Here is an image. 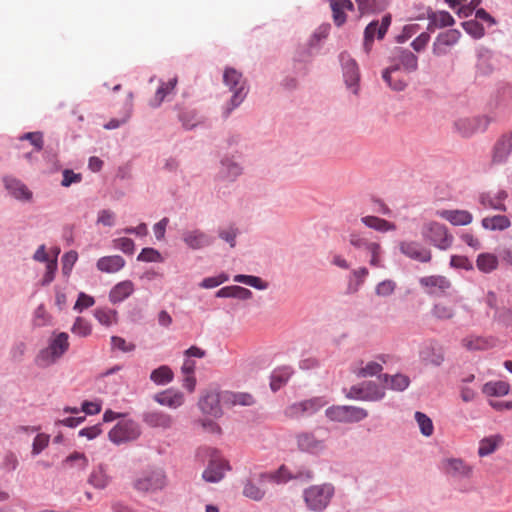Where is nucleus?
I'll use <instances>...</instances> for the list:
<instances>
[{
	"label": "nucleus",
	"instance_id": "1",
	"mask_svg": "<svg viewBox=\"0 0 512 512\" xmlns=\"http://www.w3.org/2000/svg\"><path fill=\"white\" fill-rule=\"evenodd\" d=\"M223 82L233 92L230 105L225 111L228 116L233 109L238 107L247 95L246 81L242 74L234 68H226L223 74Z\"/></svg>",
	"mask_w": 512,
	"mask_h": 512
},
{
	"label": "nucleus",
	"instance_id": "2",
	"mask_svg": "<svg viewBox=\"0 0 512 512\" xmlns=\"http://www.w3.org/2000/svg\"><path fill=\"white\" fill-rule=\"evenodd\" d=\"M423 239L440 250H447L452 246L453 235L448 228L439 222L428 221L421 229Z\"/></svg>",
	"mask_w": 512,
	"mask_h": 512
},
{
	"label": "nucleus",
	"instance_id": "3",
	"mask_svg": "<svg viewBox=\"0 0 512 512\" xmlns=\"http://www.w3.org/2000/svg\"><path fill=\"white\" fill-rule=\"evenodd\" d=\"M166 485V474L158 468L144 471L133 483L134 489L142 494H155L162 491Z\"/></svg>",
	"mask_w": 512,
	"mask_h": 512
},
{
	"label": "nucleus",
	"instance_id": "4",
	"mask_svg": "<svg viewBox=\"0 0 512 512\" xmlns=\"http://www.w3.org/2000/svg\"><path fill=\"white\" fill-rule=\"evenodd\" d=\"M333 494L331 484L313 485L304 491V501L310 510L321 512L328 506Z\"/></svg>",
	"mask_w": 512,
	"mask_h": 512
},
{
	"label": "nucleus",
	"instance_id": "5",
	"mask_svg": "<svg viewBox=\"0 0 512 512\" xmlns=\"http://www.w3.org/2000/svg\"><path fill=\"white\" fill-rule=\"evenodd\" d=\"M349 243L356 249L365 250L370 255L369 264L376 268L383 267L382 247L372 241L365 233L353 232L349 235Z\"/></svg>",
	"mask_w": 512,
	"mask_h": 512
},
{
	"label": "nucleus",
	"instance_id": "6",
	"mask_svg": "<svg viewBox=\"0 0 512 512\" xmlns=\"http://www.w3.org/2000/svg\"><path fill=\"white\" fill-rule=\"evenodd\" d=\"M68 334L61 332L51 339L49 346L42 350L37 361L42 366H48L58 360L69 348Z\"/></svg>",
	"mask_w": 512,
	"mask_h": 512
},
{
	"label": "nucleus",
	"instance_id": "7",
	"mask_svg": "<svg viewBox=\"0 0 512 512\" xmlns=\"http://www.w3.org/2000/svg\"><path fill=\"white\" fill-rule=\"evenodd\" d=\"M325 414L331 421L343 423L359 422L368 416L364 408L345 405L331 406L326 409Z\"/></svg>",
	"mask_w": 512,
	"mask_h": 512
},
{
	"label": "nucleus",
	"instance_id": "8",
	"mask_svg": "<svg viewBox=\"0 0 512 512\" xmlns=\"http://www.w3.org/2000/svg\"><path fill=\"white\" fill-rule=\"evenodd\" d=\"M326 404L327 401L324 397H313L287 406L284 410V415L289 419H298L316 413Z\"/></svg>",
	"mask_w": 512,
	"mask_h": 512
},
{
	"label": "nucleus",
	"instance_id": "9",
	"mask_svg": "<svg viewBox=\"0 0 512 512\" xmlns=\"http://www.w3.org/2000/svg\"><path fill=\"white\" fill-rule=\"evenodd\" d=\"M141 434L139 425L132 420L118 422L108 433L111 442L120 445L136 440Z\"/></svg>",
	"mask_w": 512,
	"mask_h": 512
},
{
	"label": "nucleus",
	"instance_id": "10",
	"mask_svg": "<svg viewBox=\"0 0 512 512\" xmlns=\"http://www.w3.org/2000/svg\"><path fill=\"white\" fill-rule=\"evenodd\" d=\"M385 396V391L378 384L372 381L354 385L347 393L350 399L362 401H379Z\"/></svg>",
	"mask_w": 512,
	"mask_h": 512
},
{
	"label": "nucleus",
	"instance_id": "11",
	"mask_svg": "<svg viewBox=\"0 0 512 512\" xmlns=\"http://www.w3.org/2000/svg\"><path fill=\"white\" fill-rule=\"evenodd\" d=\"M228 469V463L220 456L218 451L213 450L202 477L207 482L215 483L224 477L225 471Z\"/></svg>",
	"mask_w": 512,
	"mask_h": 512
},
{
	"label": "nucleus",
	"instance_id": "12",
	"mask_svg": "<svg viewBox=\"0 0 512 512\" xmlns=\"http://www.w3.org/2000/svg\"><path fill=\"white\" fill-rule=\"evenodd\" d=\"M340 62L346 85L352 89L353 93H357L360 76L356 61L349 54L343 52L340 54Z\"/></svg>",
	"mask_w": 512,
	"mask_h": 512
},
{
	"label": "nucleus",
	"instance_id": "13",
	"mask_svg": "<svg viewBox=\"0 0 512 512\" xmlns=\"http://www.w3.org/2000/svg\"><path fill=\"white\" fill-rule=\"evenodd\" d=\"M419 283L429 295H442L451 288L450 280L442 275H430L420 278Z\"/></svg>",
	"mask_w": 512,
	"mask_h": 512
},
{
	"label": "nucleus",
	"instance_id": "14",
	"mask_svg": "<svg viewBox=\"0 0 512 512\" xmlns=\"http://www.w3.org/2000/svg\"><path fill=\"white\" fill-rule=\"evenodd\" d=\"M391 24V15L387 14L383 16L381 24L378 21H372L369 23L364 31V47L366 51H369L374 41L375 35L378 39L384 38L389 26Z\"/></svg>",
	"mask_w": 512,
	"mask_h": 512
},
{
	"label": "nucleus",
	"instance_id": "15",
	"mask_svg": "<svg viewBox=\"0 0 512 512\" xmlns=\"http://www.w3.org/2000/svg\"><path fill=\"white\" fill-rule=\"evenodd\" d=\"M399 249L405 256L421 263H428L432 259L431 251L416 241H402Z\"/></svg>",
	"mask_w": 512,
	"mask_h": 512
},
{
	"label": "nucleus",
	"instance_id": "16",
	"mask_svg": "<svg viewBox=\"0 0 512 512\" xmlns=\"http://www.w3.org/2000/svg\"><path fill=\"white\" fill-rule=\"evenodd\" d=\"M222 393L217 391H207L199 400V408L204 414L213 417L222 415L221 405Z\"/></svg>",
	"mask_w": 512,
	"mask_h": 512
},
{
	"label": "nucleus",
	"instance_id": "17",
	"mask_svg": "<svg viewBox=\"0 0 512 512\" xmlns=\"http://www.w3.org/2000/svg\"><path fill=\"white\" fill-rule=\"evenodd\" d=\"M442 469L453 477L469 478L473 467L460 458H447L442 461Z\"/></svg>",
	"mask_w": 512,
	"mask_h": 512
},
{
	"label": "nucleus",
	"instance_id": "18",
	"mask_svg": "<svg viewBox=\"0 0 512 512\" xmlns=\"http://www.w3.org/2000/svg\"><path fill=\"white\" fill-rule=\"evenodd\" d=\"M399 64V71L403 70L407 73H411L418 68L417 56L407 49L397 48L393 52L392 64Z\"/></svg>",
	"mask_w": 512,
	"mask_h": 512
},
{
	"label": "nucleus",
	"instance_id": "19",
	"mask_svg": "<svg viewBox=\"0 0 512 512\" xmlns=\"http://www.w3.org/2000/svg\"><path fill=\"white\" fill-rule=\"evenodd\" d=\"M487 125L488 120L484 117L460 118L455 122L457 131L465 137L485 130Z\"/></svg>",
	"mask_w": 512,
	"mask_h": 512
},
{
	"label": "nucleus",
	"instance_id": "20",
	"mask_svg": "<svg viewBox=\"0 0 512 512\" xmlns=\"http://www.w3.org/2000/svg\"><path fill=\"white\" fill-rule=\"evenodd\" d=\"M143 422L149 427L167 430L173 426L174 419L168 413L153 410L143 414Z\"/></svg>",
	"mask_w": 512,
	"mask_h": 512
},
{
	"label": "nucleus",
	"instance_id": "21",
	"mask_svg": "<svg viewBox=\"0 0 512 512\" xmlns=\"http://www.w3.org/2000/svg\"><path fill=\"white\" fill-rule=\"evenodd\" d=\"M436 216L450 222L454 226H465L469 225L472 220V214L467 210H448L442 209L436 211Z\"/></svg>",
	"mask_w": 512,
	"mask_h": 512
},
{
	"label": "nucleus",
	"instance_id": "22",
	"mask_svg": "<svg viewBox=\"0 0 512 512\" xmlns=\"http://www.w3.org/2000/svg\"><path fill=\"white\" fill-rule=\"evenodd\" d=\"M182 240L190 249L193 250L202 249L211 245L213 242L212 237L199 229L184 232Z\"/></svg>",
	"mask_w": 512,
	"mask_h": 512
},
{
	"label": "nucleus",
	"instance_id": "23",
	"mask_svg": "<svg viewBox=\"0 0 512 512\" xmlns=\"http://www.w3.org/2000/svg\"><path fill=\"white\" fill-rule=\"evenodd\" d=\"M153 399L162 406L176 409L183 405L185 401L184 394L181 391L167 389L154 395Z\"/></svg>",
	"mask_w": 512,
	"mask_h": 512
},
{
	"label": "nucleus",
	"instance_id": "24",
	"mask_svg": "<svg viewBox=\"0 0 512 512\" xmlns=\"http://www.w3.org/2000/svg\"><path fill=\"white\" fill-rule=\"evenodd\" d=\"M512 151V133L503 135L495 144L492 162L501 164L506 161Z\"/></svg>",
	"mask_w": 512,
	"mask_h": 512
},
{
	"label": "nucleus",
	"instance_id": "25",
	"mask_svg": "<svg viewBox=\"0 0 512 512\" xmlns=\"http://www.w3.org/2000/svg\"><path fill=\"white\" fill-rule=\"evenodd\" d=\"M508 194L505 190H499L494 195L489 193L482 194L479 198L481 205L484 208H490L498 211L505 212L507 210L504 201L507 199Z\"/></svg>",
	"mask_w": 512,
	"mask_h": 512
},
{
	"label": "nucleus",
	"instance_id": "26",
	"mask_svg": "<svg viewBox=\"0 0 512 512\" xmlns=\"http://www.w3.org/2000/svg\"><path fill=\"white\" fill-rule=\"evenodd\" d=\"M429 20L427 30L433 32L437 28L452 26L455 23L453 16L447 11H431L427 15Z\"/></svg>",
	"mask_w": 512,
	"mask_h": 512
},
{
	"label": "nucleus",
	"instance_id": "27",
	"mask_svg": "<svg viewBox=\"0 0 512 512\" xmlns=\"http://www.w3.org/2000/svg\"><path fill=\"white\" fill-rule=\"evenodd\" d=\"M333 21L337 26L346 22V11H353L354 5L351 0H330Z\"/></svg>",
	"mask_w": 512,
	"mask_h": 512
},
{
	"label": "nucleus",
	"instance_id": "28",
	"mask_svg": "<svg viewBox=\"0 0 512 512\" xmlns=\"http://www.w3.org/2000/svg\"><path fill=\"white\" fill-rule=\"evenodd\" d=\"M431 315L440 321L452 320L456 315V305L452 301H440L433 305Z\"/></svg>",
	"mask_w": 512,
	"mask_h": 512
},
{
	"label": "nucleus",
	"instance_id": "29",
	"mask_svg": "<svg viewBox=\"0 0 512 512\" xmlns=\"http://www.w3.org/2000/svg\"><path fill=\"white\" fill-rule=\"evenodd\" d=\"M222 402L229 406H251L255 403V399L249 393L225 391L222 392Z\"/></svg>",
	"mask_w": 512,
	"mask_h": 512
},
{
	"label": "nucleus",
	"instance_id": "30",
	"mask_svg": "<svg viewBox=\"0 0 512 512\" xmlns=\"http://www.w3.org/2000/svg\"><path fill=\"white\" fill-rule=\"evenodd\" d=\"M384 81L396 91H402L407 85V81L399 76V64L390 65L383 71Z\"/></svg>",
	"mask_w": 512,
	"mask_h": 512
},
{
	"label": "nucleus",
	"instance_id": "31",
	"mask_svg": "<svg viewBox=\"0 0 512 512\" xmlns=\"http://www.w3.org/2000/svg\"><path fill=\"white\" fill-rule=\"evenodd\" d=\"M125 266V260L119 255L101 257L97 261V268L101 272L116 273Z\"/></svg>",
	"mask_w": 512,
	"mask_h": 512
},
{
	"label": "nucleus",
	"instance_id": "32",
	"mask_svg": "<svg viewBox=\"0 0 512 512\" xmlns=\"http://www.w3.org/2000/svg\"><path fill=\"white\" fill-rule=\"evenodd\" d=\"M134 292V284L130 280L116 284L109 293V300L112 303L122 302Z\"/></svg>",
	"mask_w": 512,
	"mask_h": 512
},
{
	"label": "nucleus",
	"instance_id": "33",
	"mask_svg": "<svg viewBox=\"0 0 512 512\" xmlns=\"http://www.w3.org/2000/svg\"><path fill=\"white\" fill-rule=\"evenodd\" d=\"M5 187L12 196L19 200H30L32 193L25 184L14 178H5Z\"/></svg>",
	"mask_w": 512,
	"mask_h": 512
},
{
	"label": "nucleus",
	"instance_id": "34",
	"mask_svg": "<svg viewBox=\"0 0 512 512\" xmlns=\"http://www.w3.org/2000/svg\"><path fill=\"white\" fill-rule=\"evenodd\" d=\"M481 225L486 230L504 231L511 226V221L505 215H494L484 217L481 221Z\"/></svg>",
	"mask_w": 512,
	"mask_h": 512
},
{
	"label": "nucleus",
	"instance_id": "35",
	"mask_svg": "<svg viewBox=\"0 0 512 512\" xmlns=\"http://www.w3.org/2000/svg\"><path fill=\"white\" fill-rule=\"evenodd\" d=\"M422 360L426 364L439 366L444 361V353L441 347L430 344L426 346L420 353Z\"/></svg>",
	"mask_w": 512,
	"mask_h": 512
},
{
	"label": "nucleus",
	"instance_id": "36",
	"mask_svg": "<svg viewBox=\"0 0 512 512\" xmlns=\"http://www.w3.org/2000/svg\"><path fill=\"white\" fill-rule=\"evenodd\" d=\"M361 222L366 227L382 233L396 230V225L393 222H389L385 219L376 216L362 217Z\"/></svg>",
	"mask_w": 512,
	"mask_h": 512
},
{
	"label": "nucleus",
	"instance_id": "37",
	"mask_svg": "<svg viewBox=\"0 0 512 512\" xmlns=\"http://www.w3.org/2000/svg\"><path fill=\"white\" fill-rule=\"evenodd\" d=\"M216 297L219 298H237L247 300L252 297V292L241 286H227L223 287L216 292Z\"/></svg>",
	"mask_w": 512,
	"mask_h": 512
},
{
	"label": "nucleus",
	"instance_id": "38",
	"mask_svg": "<svg viewBox=\"0 0 512 512\" xmlns=\"http://www.w3.org/2000/svg\"><path fill=\"white\" fill-rule=\"evenodd\" d=\"M510 391L509 383L505 381H490L483 385L482 392L489 397L505 396Z\"/></svg>",
	"mask_w": 512,
	"mask_h": 512
},
{
	"label": "nucleus",
	"instance_id": "39",
	"mask_svg": "<svg viewBox=\"0 0 512 512\" xmlns=\"http://www.w3.org/2000/svg\"><path fill=\"white\" fill-rule=\"evenodd\" d=\"M498 263V257L492 253H481L476 259V267L483 273H491L496 270Z\"/></svg>",
	"mask_w": 512,
	"mask_h": 512
},
{
	"label": "nucleus",
	"instance_id": "40",
	"mask_svg": "<svg viewBox=\"0 0 512 512\" xmlns=\"http://www.w3.org/2000/svg\"><path fill=\"white\" fill-rule=\"evenodd\" d=\"M297 444L301 450L308 452H317L323 447L322 442L310 433H302L298 435Z\"/></svg>",
	"mask_w": 512,
	"mask_h": 512
},
{
	"label": "nucleus",
	"instance_id": "41",
	"mask_svg": "<svg viewBox=\"0 0 512 512\" xmlns=\"http://www.w3.org/2000/svg\"><path fill=\"white\" fill-rule=\"evenodd\" d=\"M461 345L468 351H480L488 349L491 344L489 340L481 336L468 335L461 340Z\"/></svg>",
	"mask_w": 512,
	"mask_h": 512
},
{
	"label": "nucleus",
	"instance_id": "42",
	"mask_svg": "<svg viewBox=\"0 0 512 512\" xmlns=\"http://www.w3.org/2000/svg\"><path fill=\"white\" fill-rule=\"evenodd\" d=\"M502 442V437L500 435H492L489 437L483 438L479 442L478 455L480 457H485L492 454Z\"/></svg>",
	"mask_w": 512,
	"mask_h": 512
},
{
	"label": "nucleus",
	"instance_id": "43",
	"mask_svg": "<svg viewBox=\"0 0 512 512\" xmlns=\"http://www.w3.org/2000/svg\"><path fill=\"white\" fill-rule=\"evenodd\" d=\"M174 378V373L167 365H162L154 369L150 374V379L157 385L170 383Z\"/></svg>",
	"mask_w": 512,
	"mask_h": 512
},
{
	"label": "nucleus",
	"instance_id": "44",
	"mask_svg": "<svg viewBox=\"0 0 512 512\" xmlns=\"http://www.w3.org/2000/svg\"><path fill=\"white\" fill-rule=\"evenodd\" d=\"M177 78L174 77L170 79L168 82H163L157 89L154 98L151 100V106L158 107L165 97L170 94L176 87Z\"/></svg>",
	"mask_w": 512,
	"mask_h": 512
},
{
	"label": "nucleus",
	"instance_id": "45",
	"mask_svg": "<svg viewBox=\"0 0 512 512\" xmlns=\"http://www.w3.org/2000/svg\"><path fill=\"white\" fill-rule=\"evenodd\" d=\"M89 483L97 489H104L110 482V477L102 465L96 467L89 476Z\"/></svg>",
	"mask_w": 512,
	"mask_h": 512
},
{
	"label": "nucleus",
	"instance_id": "46",
	"mask_svg": "<svg viewBox=\"0 0 512 512\" xmlns=\"http://www.w3.org/2000/svg\"><path fill=\"white\" fill-rule=\"evenodd\" d=\"M242 173V168L233 160H223L220 175L223 179L233 181Z\"/></svg>",
	"mask_w": 512,
	"mask_h": 512
},
{
	"label": "nucleus",
	"instance_id": "47",
	"mask_svg": "<svg viewBox=\"0 0 512 512\" xmlns=\"http://www.w3.org/2000/svg\"><path fill=\"white\" fill-rule=\"evenodd\" d=\"M292 371L288 367L275 370L271 375L270 387L273 391L279 390L289 380Z\"/></svg>",
	"mask_w": 512,
	"mask_h": 512
},
{
	"label": "nucleus",
	"instance_id": "48",
	"mask_svg": "<svg viewBox=\"0 0 512 512\" xmlns=\"http://www.w3.org/2000/svg\"><path fill=\"white\" fill-rule=\"evenodd\" d=\"M384 382L392 390L403 391L409 386L410 379L408 378V376L403 375V374H395L393 376H389V375L385 374Z\"/></svg>",
	"mask_w": 512,
	"mask_h": 512
},
{
	"label": "nucleus",
	"instance_id": "49",
	"mask_svg": "<svg viewBox=\"0 0 512 512\" xmlns=\"http://www.w3.org/2000/svg\"><path fill=\"white\" fill-rule=\"evenodd\" d=\"M95 318L105 326H111L114 323H117L118 314L116 310L109 308H97L94 311Z\"/></svg>",
	"mask_w": 512,
	"mask_h": 512
},
{
	"label": "nucleus",
	"instance_id": "50",
	"mask_svg": "<svg viewBox=\"0 0 512 512\" xmlns=\"http://www.w3.org/2000/svg\"><path fill=\"white\" fill-rule=\"evenodd\" d=\"M243 495L251 500L260 501L265 496V490L262 489L256 482L247 480L244 483Z\"/></svg>",
	"mask_w": 512,
	"mask_h": 512
},
{
	"label": "nucleus",
	"instance_id": "51",
	"mask_svg": "<svg viewBox=\"0 0 512 512\" xmlns=\"http://www.w3.org/2000/svg\"><path fill=\"white\" fill-rule=\"evenodd\" d=\"M234 281L238 283H244L258 290H265L268 287V284L263 281L260 277L253 275H236L234 277Z\"/></svg>",
	"mask_w": 512,
	"mask_h": 512
},
{
	"label": "nucleus",
	"instance_id": "52",
	"mask_svg": "<svg viewBox=\"0 0 512 512\" xmlns=\"http://www.w3.org/2000/svg\"><path fill=\"white\" fill-rule=\"evenodd\" d=\"M294 478L285 466H281L275 473L271 474H262L260 476V481H275L277 483L287 482L288 480Z\"/></svg>",
	"mask_w": 512,
	"mask_h": 512
},
{
	"label": "nucleus",
	"instance_id": "53",
	"mask_svg": "<svg viewBox=\"0 0 512 512\" xmlns=\"http://www.w3.org/2000/svg\"><path fill=\"white\" fill-rule=\"evenodd\" d=\"M415 419L419 425L420 431L424 436H431L434 431L432 420L422 412L415 413Z\"/></svg>",
	"mask_w": 512,
	"mask_h": 512
},
{
	"label": "nucleus",
	"instance_id": "54",
	"mask_svg": "<svg viewBox=\"0 0 512 512\" xmlns=\"http://www.w3.org/2000/svg\"><path fill=\"white\" fill-rule=\"evenodd\" d=\"M382 364L377 361H370L365 366L358 368L355 373L359 377H371L382 371Z\"/></svg>",
	"mask_w": 512,
	"mask_h": 512
},
{
	"label": "nucleus",
	"instance_id": "55",
	"mask_svg": "<svg viewBox=\"0 0 512 512\" xmlns=\"http://www.w3.org/2000/svg\"><path fill=\"white\" fill-rule=\"evenodd\" d=\"M64 464L70 467H77L85 469L88 466V459L85 454L80 452H73L64 460Z\"/></svg>",
	"mask_w": 512,
	"mask_h": 512
},
{
	"label": "nucleus",
	"instance_id": "56",
	"mask_svg": "<svg viewBox=\"0 0 512 512\" xmlns=\"http://www.w3.org/2000/svg\"><path fill=\"white\" fill-rule=\"evenodd\" d=\"M91 325L87 320L81 317H77L72 328L71 332L80 337H86L91 334Z\"/></svg>",
	"mask_w": 512,
	"mask_h": 512
},
{
	"label": "nucleus",
	"instance_id": "57",
	"mask_svg": "<svg viewBox=\"0 0 512 512\" xmlns=\"http://www.w3.org/2000/svg\"><path fill=\"white\" fill-rule=\"evenodd\" d=\"M49 442H50V436L48 434H45V433L37 434L33 440L32 454L34 456L40 454L49 445Z\"/></svg>",
	"mask_w": 512,
	"mask_h": 512
},
{
	"label": "nucleus",
	"instance_id": "58",
	"mask_svg": "<svg viewBox=\"0 0 512 512\" xmlns=\"http://www.w3.org/2000/svg\"><path fill=\"white\" fill-rule=\"evenodd\" d=\"M137 260L142 262H161L162 256L154 248H144L138 255Z\"/></svg>",
	"mask_w": 512,
	"mask_h": 512
},
{
	"label": "nucleus",
	"instance_id": "59",
	"mask_svg": "<svg viewBox=\"0 0 512 512\" xmlns=\"http://www.w3.org/2000/svg\"><path fill=\"white\" fill-rule=\"evenodd\" d=\"M461 33L456 29H450L446 32L440 33L437 38L446 46L450 47L458 42Z\"/></svg>",
	"mask_w": 512,
	"mask_h": 512
},
{
	"label": "nucleus",
	"instance_id": "60",
	"mask_svg": "<svg viewBox=\"0 0 512 512\" xmlns=\"http://www.w3.org/2000/svg\"><path fill=\"white\" fill-rule=\"evenodd\" d=\"M113 246L125 254H133L135 245L132 239L121 237L113 240Z\"/></svg>",
	"mask_w": 512,
	"mask_h": 512
},
{
	"label": "nucleus",
	"instance_id": "61",
	"mask_svg": "<svg viewBox=\"0 0 512 512\" xmlns=\"http://www.w3.org/2000/svg\"><path fill=\"white\" fill-rule=\"evenodd\" d=\"M395 288L396 283L394 281L384 280L376 286L375 292L378 296L387 297L394 293Z\"/></svg>",
	"mask_w": 512,
	"mask_h": 512
},
{
	"label": "nucleus",
	"instance_id": "62",
	"mask_svg": "<svg viewBox=\"0 0 512 512\" xmlns=\"http://www.w3.org/2000/svg\"><path fill=\"white\" fill-rule=\"evenodd\" d=\"M226 281H228V276L226 274H220L216 277L204 278L199 286L204 289H211L221 285Z\"/></svg>",
	"mask_w": 512,
	"mask_h": 512
},
{
	"label": "nucleus",
	"instance_id": "63",
	"mask_svg": "<svg viewBox=\"0 0 512 512\" xmlns=\"http://www.w3.org/2000/svg\"><path fill=\"white\" fill-rule=\"evenodd\" d=\"M464 30L474 38H481L484 35V28L476 21H467L462 24Z\"/></svg>",
	"mask_w": 512,
	"mask_h": 512
},
{
	"label": "nucleus",
	"instance_id": "64",
	"mask_svg": "<svg viewBox=\"0 0 512 512\" xmlns=\"http://www.w3.org/2000/svg\"><path fill=\"white\" fill-rule=\"evenodd\" d=\"M95 303V300L92 296L85 294L84 292H80L78 295V299L74 305V310L81 312L83 309L92 307Z\"/></svg>",
	"mask_w": 512,
	"mask_h": 512
}]
</instances>
